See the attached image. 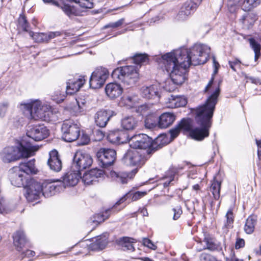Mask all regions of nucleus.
Wrapping results in <instances>:
<instances>
[{"label": "nucleus", "mask_w": 261, "mask_h": 261, "mask_svg": "<svg viewBox=\"0 0 261 261\" xmlns=\"http://www.w3.org/2000/svg\"><path fill=\"white\" fill-rule=\"evenodd\" d=\"M210 47L202 44H195L191 48H183L162 56L163 64L173 84H182L190 65L203 64L207 61Z\"/></svg>", "instance_id": "f257e3e1"}, {"label": "nucleus", "mask_w": 261, "mask_h": 261, "mask_svg": "<svg viewBox=\"0 0 261 261\" xmlns=\"http://www.w3.org/2000/svg\"><path fill=\"white\" fill-rule=\"evenodd\" d=\"M219 93L220 88L218 87L208 97L205 103L196 109L195 119L201 127H197L193 129L191 128L189 131V135L192 139L196 141H202L209 136V129L212 125V118Z\"/></svg>", "instance_id": "f03ea898"}, {"label": "nucleus", "mask_w": 261, "mask_h": 261, "mask_svg": "<svg viewBox=\"0 0 261 261\" xmlns=\"http://www.w3.org/2000/svg\"><path fill=\"white\" fill-rule=\"evenodd\" d=\"M164 138L165 136L163 135L153 141L147 135L140 134L132 136L129 139V144L133 149H139L140 151H143V152L151 155L166 144V141H163Z\"/></svg>", "instance_id": "7ed1b4c3"}, {"label": "nucleus", "mask_w": 261, "mask_h": 261, "mask_svg": "<svg viewBox=\"0 0 261 261\" xmlns=\"http://www.w3.org/2000/svg\"><path fill=\"white\" fill-rule=\"evenodd\" d=\"M111 75L117 82L130 87L135 85L139 78L138 70L135 66L132 65L118 67L113 70Z\"/></svg>", "instance_id": "20e7f679"}, {"label": "nucleus", "mask_w": 261, "mask_h": 261, "mask_svg": "<svg viewBox=\"0 0 261 261\" xmlns=\"http://www.w3.org/2000/svg\"><path fill=\"white\" fill-rule=\"evenodd\" d=\"M32 147H25L21 143L17 146H7L1 152V158L3 162L10 163L22 158H28L34 155Z\"/></svg>", "instance_id": "39448f33"}, {"label": "nucleus", "mask_w": 261, "mask_h": 261, "mask_svg": "<svg viewBox=\"0 0 261 261\" xmlns=\"http://www.w3.org/2000/svg\"><path fill=\"white\" fill-rule=\"evenodd\" d=\"M31 116L35 119H39L45 121L50 120V108L46 105H42L38 100L34 101L26 105Z\"/></svg>", "instance_id": "423d86ee"}, {"label": "nucleus", "mask_w": 261, "mask_h": 261, "mask_svg": "<svg viewBox=\"0 0 261 261\" xmlns=\"http://www.w3.org/2000/svg\"><path fill=\"white\" fill-rule=\"evenodd\" d=\"M150 156V155L143 152V151L130 149L124 154L123 160L127 165L141 167Z\"/></svg>", "instance_id": "0eeeda50"}, {"label": "nucleus", "mask_w": 261, "mask_h": 261, "mask_svg": "<svg viewBox=\"0 0 261 261\" xmlns=\"http://www.w3.org/2000/svg\"><path fill=\"white\" fill-rule=\"evenodd\" d=\"M108 70L104 67H99L95 69L92 73L89 80L90 87L92 89L101 88L109 77Z\"/></svg>", "instance_id": "6e6552de"}, {"label": "nucleus", "mask_w": 261, "mask_h": 261, "mask_svg": "<svg viewBox=\"0 0 261 261\" xmlns=\"http://www.w3.org/2000/svg\"><path fill=\"white\" fill-rule=\"evenodd\" d=\"M61 130L63 133L62 138L66 142L75 141L80 135V128L79 125L71 121H64Z\"/></svg>", "instance_id": "1a4fd4ad"}, {"label": "nucleus", "mask_w": 261, "mask_h": 261, "mask_svg": "<svg viewBox=\"0 0 261 261\" xmlns=\"http://www.w3.org/2000/svg\"><path fill=\"white\" fill-rule=\"evenodd\" d=\"M99 165L102 168L112 165L116 158V152L112 149L100 148L97 152Z\"/></svg>", "instance_id": "9d476101"}, {"label": "nucleus", "mask_w": 261, "mask_h": 261, "mask_svg": "<svg viewBox=\"0 0 261 261\" xmlns=\"http://www.w3.org/2000/svg\"><path fill=\"white\" fill-rule=\"evenodd\" d=\"M92 162V158L89 154L79 150L74 155L72 168L75 167L76 170L80 172L89 167Z\"/></svg>", "instance_id": "9b49d317"}, {"label": "nucleus", "mask_w": 261, "mask_h": 261, "mask_svg": "<svg viewBox=\"0 0 261 261\" xmlns=\"http://www.w3.org/2000/svg\"><path fill=\"white\" fill-rule=\"evenodd\" d=\"M9 178L12 185L17 187H24L29 182L30 177L16 166L9 170Z\"/></svg>", "instance_id": "f8f14e48"}, {"label": "nucleus", "mask_w": 261, "mask_h": 261, "mask_svg": "<svg viewBox=\"0 0 261 261\" xmlns=\"http://www.w3.org/2000/svg\"><path fill=\"white\" fill-rule=\"evenodd\" d=\"M24 188L26 198L30 202L38 199L41 194V185L34 180L30 181Z\"/></svg>", "instance_id": "ddd939ff"}, {"label": "nucleus", "mask_w": 261, "mask_h": 261, "mask_svg": "<svg viewBox=\"0 0 261 261\" xmlns=\"http://www.w3.org/2000/svg\"><path fill=\"white\" fill-rule=\"evenodd\" d=\"M27 135L35 141H39L46 138L48 136L49 132L44 125H38L30 128Z\"/></svg>", "instance_id": "4468645a"}, {"label": "nucleus", "mask_w": 261, "mask_h": 261, "mask_svg": "<svg viewBox=\"0 0 261 261\" xmlns=\"http://www.w3.org/2000/svg\"><path fill=\"white\" fill-rule=\"evenodd\" d=\"M191 127L192 120L190 118H183L174 128L169 130L170 138L174 139L178 136L181 130L188 132Z\"/></svg>", "instance_id": "2eb2a0df"}, {"label": "nucleus", "mask_w": 261, "mask_h": 261, "mask_svg": "<svg viewBox=\"0 0 261 261\" xmlns=\"http://www.w3.org/2000/svg\"><path fill=\"white\" fill-rule=\"evenodd\" d=\"M81 172L79 170L73 168L65 174L63 177V182L60 184L64 185V187L74 186L81 178Z\"/></svg>", "instance_id": "dca6fc26"}, {"label": "nucleus", "mask_w": 261, "mask_h": 261, "mask_svg": "<svg viewBox=\"0 0 261 261\" xmlns=\"http://www.w3.org/2000/svg\"><path fill=\"white\" fill-rule=\"evenodd\" d=\"M141 96L147 99H153L155 101H159L160 95L158 86L155 85L143 86L140 89Z\"/></svg>", "instance_id": "f3484780"}, {"label": "nucleus", "mask_w": 261, "mask_h": 261, "mask_svg": "<svg viewBox=\"0 0 261 261\" xmlns=\"http://www.w3.org/2000/svg\"><path fill=\"white\" fill-rule=\"evenodd\" d=\"M47 165L49 168L55 171L59 172L62 167V163L58 152L56 150H53L49 152Z\"/></svg>", "instance_id": "a211bd4d"}, {"label": "nucleus", "mask_w": 261, "mask_h": 261, "mask_svg": "<svg viewBox=\"0 0 261 261\" xmlns=\"http://www.w3.org/2000/svg\"><path fill=\"white\" fill-rule=\"evenodd\" d=\"M165 103L168 108L173 109L185 106L187 100L184 96L171 95L166 99Z\"/></svg>", "instance_id": "6ab92c4d"}, {"label": "nucleus", "mask_w": 261, "mask_h": 261, "mask_svg": "<svg viewBox=\"0 0 261 261\" xmlns=\"http://www.w3.org/2000/svg\"><path fill=\"white\" fill-rule=\"evenodd\" d=\"M105 92L110 98L115 99L122 94L123 88L120 84L116 83H110L106 85Z\"/></svg>", "instance_id": "aec40b11"}, {"label": "nucleus", "mask_w": 261, "mask_h": 261, "mask_svg": "<svg viewBox=\"0 0 261 261\" xmlns=\"http://www.w3.org/2000/svg\"><path fill=\"white\" fill-rule=\"evenodd\" d=\"M103 171L102 170L93 169L86 172L81 178L85 185H89L97 181L98 178L101 177Z\"/></svg>", "instance_id": "412c9836"}, {"label": "nucleus", "mask_w": 261, "mask_h": 261, "mask_svg": "<svg viewBox=\"0 0 261 261\" xmlns=\"http://www.w3.org/2000/svg\"><path fill=\"white\" fill-rule=\"evenodd\" d=\"M111 117L110 111L103 110L98 111L94 116L95 122L97 126L104 127Z\"/></svg>", "instance_id": "4be33fe9"}, {"label": "nucleus", "mask_w": 261, "mask_h": 261, "mask_svg": "<svg viewBox=\"0 0 261 261\" xmlns=\"http://www.w3.org/2000/svg\"><path fill=\"white\" fill-rule=\"evenodd\" d=\"M60 188V185L54 182H44L41 185V194L45 197H49L55 195Z\"/></svg>", "instance_id": "5701e85b"}, {"label": "nucleus", "mask_w": 261, "mask_h": 261, "mask_svg": "<svg viewBox=\"0 0 261 261\" xmlns=\"http://www.w3.org/2000/svg\"><path fill=\"white\" fill-rule=\"evenodd\" d=\"M14 245L18 251H22L27 243L24 232L21 230L16 231L13 236Z\"/></svg>", "instance_id": "b1692460"}, {"label": "nucleus", "mask_w": 261, "mask_h": 261, "mask_svg": "<svg viewBox=\"0 0 261 261\" xmlns=\"http://www.w3.org/2000/svg\"><path fill=\"white\" fill-rule=\"evenodd\" d=\"M257 18L252 12H245L240 18L239 22L242 24L244 29H249L251 28Z\"/></svg>", "instance_id": "393cba45"}, {"label": "nucleus", "mask_w": 261, "mask_h": 261, "mask_svg": "<svg viewBox=\"0 0 261 261\" xmlns=\"http://www.w3.org/2000/svg\"><path fill=\"white\" fill-rule=\"evenodd\" d=\"M85 81L84 77H81V78L68 82L66 86V93L70 95L75 93L83 86Z\"/></svg>", "instance_id": "a878e982"}, {"label": "nucleus", "mask_w": 261, "mask_h": 261, "mask_svg": "<svg viewBox=\"0 0 261 261\" xmlns=\"http://www.w3.org/2000/svg\"><path fill=\"white\" fill-rule=\"evenodd\" d=\"M23 173L27 174V176H30L31 174H36L37 169L35 166V160L34 159L30 160L27 162H21L19 166H17Z\"/></svg>", "instance_id": "bb28decb"}, {"label": "nucleus", "mask_w": 261, "mask_h": 261, "mask_svg": "<svg viewBox=\"0 0 261 261\" xmlns=\"http://www.w3.org/2000/svg\"><path fill=\"white\" fill-rule=\"evenodd\" d=\"M175 119V116L171 113H164L159 118L158 124L160 128H166L171 125Z\"/></svg>", "instance_id": "cd10ccee"}, {"label": "nucleus", "mask_w": 261, "mask_h": 261, "mask_svg": "<svg viewBox=\"0 0 261 261\" xmlns=\"http://www.w3.org/2000/svg\"><path fill=\"white\" fill-rule=\"evenodd\" d=\"M138 121L133 116H128L121 120V126L124 129L133 130L137 126Z\"/></svg>", "instance_id": "c85d7f7f"}, {"label": "nucleus", "mask_w": 261, "mask_h": 261, "mask_svg": "<svg viewBox=\"0 0 261 261\" xmlns=\"http://www.w3.org/2000/svg\"><path fill=\"white\" fill-rule=\"evenodd\" d=\"M257 223V219L255 216H250L247 218L244 227V230L246 233L252 234L255 229V226Z\"/></svg>", "instance_id": "c756f323"}, {"label": "nucleus", "mask_w": 261, "mask_h": 261, "mask_svg": "<svg viewBox=\"0 0 261 261\" xmlns=\"http://www.w3.org/2000/svg\"><path fill=\"white\" fill-rule=\"evenodd\" d=\"M110 175L117 182L122 184H125L127 182L129 175L126 172H116L114 171H111Z\"/></svg>", "instance_id": "7c9ffc66"}, {"label": "nucleus", "mask_w": 261, "mask_h": 261, "mask_svg": "<svg viewBox=\"0 0 261 261\" xmlns=\"http://www.w3.org/2000/svg\"><path fill=\"white\" fill-rule=\"evenodd\" d=\"M132 240H134V239L127 237H123L120 239L119 243L121 246L122 249L123 250L133 251L134 250V247L132 244L133 242Z\"/></svg>", "instance_id": "2f4dec72"}, {"label": "nucleus", "mask_w": 261, "mask_h": 261, "mask_svg": "<svg viewBox=\"0 0 261 261\" xmlns=\"http://www.w3.org/2000/svg\"><path fill=\"white\" fill-rule=\"evenodd\" d=\"M136 101L137 96L136 95H127L122 97L120 103L128 108H132L134 107Z\"/></svg>", "instance_id": "473e14b6"}, {"label": "nucleus", "mask_w": 261, "mask_h": 261, "mask_svg": "<svg viewBox=\"0 0 261 261\" xmlns=\"http://www.w3.org/2000/svg\"><path fill=\"white\" fill-rule=\"evenodd\" d=\"M260 3L261 0H244L242 5V9L245 11H249L258 6Z\"/></svg>", "instance_id": "72a5a7b5"}, {"label": "nucleus", "mask_w": 261, "mask_h": 261, "mask_svg": "<svg viewBox=\"0 0 261 261\" xmlns=\"http://www.w3.org/2000/svg\"><path fill=\"white\" fill-rule=\"evenodd\" d=\"M221 182L216 180L215 179L210 187V191L212 192L214 198L217 200L220 197Z\"/></svg>", "instance_id": "f704fd0d"}, {"label": "nucleus", "mask_w": 261, "mask_h": 261, "mask_svg": "<svg viewBox=\"0 0 261 261\" xmlns=\"http://www.w3.org/2000/svg\"><path fill=\"white\" fill-rule=\"evenodd\" d=\"M197 7V5L195 3L189 1L185 2L180 9L189 15H191Z\"/></svg>", "instance_id": "c9c22d12"}, {"label": "nucleus", "mask_w": 261, "mask_h": 261, "mask_svg": "<svg viewBox=\"0 0 261 261\" xmlns=\"http://www.w3.org/2000/svg\"><path fill=\"white\" fill-rule=\"evenodd\" d=\"M65 94L64 91L57 89L51 94V99L58 103H61L64 100Z\"/></svg>", "instance_id": "e433bc0d"}, {"label": "nucleus", "mask_w": 261, "mask_h": 261, "mask_svg": "<svg viewBox=\"0 0 261 261\" xmlns=\"http://www.w3.org/2000/svg\"><path fill=\"white\" fill-rule=\"evenodd\" d=\"M204 242L206 243V247L203 249H207L211 251H215L218 249L219 245L215 242L214 240L209 237H205Z\"/></svg>", "instance_id": "4c0bfd02"}, {"label": "nucleus", "mask_w": 261, "mask_h": 261, "mask_svg": "<svg viewBox=\"0 0 261 261\" xmlns=\"http://www.w3.org/2000/svg\"><path fill=\"white\" fill-rule=\"evenodd\" d=\"M249 42L252 48L254 51V60L256 61L260 55V45L253 39H250Z\"/></svg>", "instance_id": "58836bf2"}, {"label": "nucleus", "mask_w": 261, "mask_h": 261, "mask_svg": "<svg viewBox=\"0 0 261 261\" xmlns=\"http://www.w3.org/2000/svg\"><path fill=\"white\" fill-rule=\"evenodd\" d=\"M136 64H142L147 62L148 59L146 54H136L132 59Z\"/></svg>", "instance_id": "ea45409f"}, {"label": "nucleus", "mask_w": 261, "mask_h": 261, "mask_svg": "<svg viewBox=\"0 0 261 261\" xmlns=\"http://www.w3.org/2000/svg\"><path fill=\"white\" fill-rule=\"evenodd\" d=\"M29 34L30 37H31L36 42L46 41V38L47 37V34H45L44 33H35L32 31L29 32Z\"/></svg>", "instance_id": "a19ab883"}, {"label": "nucleus", "mask_w": 261, "mask_h": 261, "mask_svg": "<svg viewBox=\"0 0 261 261\" xmlns=\"http://www.w3.org/2000/svg\"><path fill=\"white\" fill-rule=\"evenodd\" d=\"M18 26L22 28V29L25 32H30L29 31V24L23 15H20L18 20Z\"/></svg>", "instance_id": "79ce46f5"}, {"label": "nucleus", "mask_w": 261, "mask_h": 261, "mask_svg": "<svg viewBox=\"0 0 261 261\" xmlns=\"http://www.w3.org/2000/svg\"><path fill=\"white\" fill-rule=\"evenodd\" d=\"M225 217L226 222L225 223V226L227 228H231L234 221L233 214L231 210H229L226 214Z\"/></svg>", "instance_id": "37998d69"}, {"label": "nucleus", "mask_w": 261, "mask_h": 261, "mask_svg": "<svg viewBox=\"0 0 261 261\" xmlns=\"http://www.w3.org/2000/svg\"><path fill=\"white\" fill-rule=\"evenodd\" d=\"M117 133V138L118 140L117 144H123L129 142V138L128 137V135L127 133L120 132H116Z\"/></svg>", "instance_id": "c03bdc74"}, {"label": "nucleus", "mask_w": 261, "mask_h": 261, "mask_svg": "<svg viewBox=\"0 0 261 261\" xmlns=\"http://www.w3.org/2000/svg\"><path fill=\"white\" fill-rule=\"evenodd\" d=\"M93 0H76L75 3L78 4L83 8L91 9L93 7Z\"/></svg>", "instance_id": "a18cd8bd"}, {"label": "nucleus", "mask_w": 261, "mask_h": 261, "mask_svg": "<svg viewBox=\"0 0 261 261\" xmlns=\"http://www.w3.org/2000/svg\"><path fill=\"white\" fill-rule=\"evenodd\" d=\"M9 107V103L7 101L0 103V117L4 118L6 116Z\"/></svg>", "instance_id": "49530a36"}, {"label": "nucleus", "mask_w": 261, "mask_h": 261, "mask_svg": "<svg viewBox=\"0 0 261 261\" xmlns=\"http://www.w3.org/2000/svg\"><path fill=\"white\" fill-rule=\"evenodd\" d=\"M172 211L174 213L173 219L174 220H177L182 213V208L180 205H177L172 208Z\"/></svg>", "instance_id": "de8ad7c7"}, {"label": "nucleus", "mask_w": 261, "mask_h": 261, "mask_svg": "<svg viewBox=\"0 0 261 261\" xmlns=\"http://www.w3.org/2000/svg\"><path fill=\"white\" fill-rule=\"evenodd\" d=\"M143 244L152 250H156L157 248L156 246L149 239L147 238H143Z\"/></svg>", "instance_id": "09e8293b"}, {"label": "nucleus", "mask_w": 261, "mask_h": 261, "mask_svg": "<svg viewBox=\"0 0 261 261\" xmlns=\"http://www.w3.org/2000/svg\"><path fill=\"white\" fill-rule=\"evenodd\" d=\"M200 261H218L217 259L211 255L203 253L200 256Z\"/></svg>", "instance_id": "8fccbe9b"}, {"label": "nucleus", "mask_w": 261, "mask_h": 261, "mask_svg": "<svg viewBox=\"0 0 261 261\" xmlns=\"http://www.w3.org/2000/svg\"><path fill=\"white\" fill-rule=\"evenodd\" d=\"M189 16L180 9L177 15L176 19L178 21H182L186 20Z\"/></svg>", "instance_id": "3c124183"}, {"label": "nucleus", "mask_w": 261, "mask_h": 261, "mask_svg": "<svg viewBox=\"0 0 261 261\" xmlns=\"http://www.w3.org/2000/svg\"><path fill=\"white\" fill-rule=\"evenodd\" d=\"M124 19L123 18H121V19H119V20H118L116 22H112V23H110L106 25L105 27V28H118V27L121 26V25H122V24L124 22Z\"/></svg>", "instance_id": "603ef678"}, {"label": "nucleus", "mask_w": 261, "mask_h": 261, "mask_svg": "<svg viewBox=\"0 0 261 261\" xmlns=\"http://www.w3.org/2000/svg\"><path fill=\"white\" fill-rule=\"evenodd\" d=\"M107 138L109 142H111L113 144H117L118 140H117V138L116 132L110 133L108 135Z\"/></svg>", "instance_id": "864d4df0"}, {"label": "nucleus", "mask_w": 261, "mask_h": 261, "mask_svg": "<svg viewBox=\"0 0 261 261\" xmlns=\"http://www.w3.org/2000/svg\"><path fill=\"white\" fill-rule=\"evenodd\" d=\"M146 194V192L138 191L134 193L132 199L133 201H136Z\"/></svg>", "instance_id": "5fc2aeb1"}, {"label": "nucleus", "mask_w": 261, "mask_h": 261, "mask_svg": "<svg viewBox=\"0 0 261 261\" xmlns=\"http://www.w3.org/2000/svg\"><path fill=\"white\" fill-rule=\"evenodd\" d=\"M245 246V241L243 239L238 238L235 244V248L236 249L243 248Z\"/></svg>", "instance_id": "6e6d98bb"}, {"label": "nucleus", "mask_w": 261, "mask_h": 261, "mask_svg": "<svg viewBox=\"0 0 261 261\" xmlns=\"http://www.w3.org/2000/svg\"><path fill=\"white\" fill-rule=\"evenodd\" d=\"M76 100L80 110V112H81L84 109V107L85 106L86 102L84 99H83L81 98H79Z\"/></svg>", "instance_id": "4d7b16f0"}, {"label": "nucleus", "mask_w": 261, "mask_h": 261, "mask_svg": "<svg viewBox=\"0 0 261 261\" xmlns=\"http://www.w3.org/2000/svg\"><path fill=\"white\" fill-rule=\"evenodd\" d=\"M61 33L60 32H49L47 35V37L46 38V41H47L48 40L54 38L57 36H59L61 35Z\"/></svg>", "instance_id": "13d9d810"}, {"label": "nucleus", "mask_w": 261, "mask_h": 261, "mask_svg": "<svg viewBox=\"0 0 261 261\" xmlns=\"http://www.w3.org/2000/svg\"><path fill=\"white\" fill-rule=\"evenodd\" d=\"M230 67L233 70L236 71L235 66L239 65L240 61L238 59H234L233 61H229L228 62Z\"/></svg>", "instance_id": "bf43d9fd"}, {"label": "nucleus", "mask_w": 261, "mask_h": 261, "mask_svg": "<svg viewBox=\"0 0 261 261\" xmlns=\"http://www.w3.org/2000/svg\"><path fill=\"white\" fill-rule=\"evenodd\" d=\"M35 255V252L34 251L30 250H27L25 252H22V257L27 256L28 257H33Z\"/></svg>", "instance_id": "052dcab7"}, {"label": "nucleus", "mask_w": 261, "mask_h": 261, "mask_svg": "<svg viewBox=\"0 0 261 261\" xmlns=\"http://www.w3.org/2000/svg\"><path fill=\"white\" fill-rule=\"evenodd\" d=\"M62 9L67 15L70 16V15L71 14V9L69 5H65L63 7H62Z\"/></svg>", "instance_id": "680f3d73"}, {"label": "nucleus", "mask_w": 261, "mask_h": 261, "mask_svg": "<svg viewBox=\"0 0 261 261\" xmlns=\"http://www.w3.org/2000/svg\"><path fill=\"white\" fill-rule=\"evenodd\" d=\"M256 145L258 147L257 155L259 160H261V141L256 140Z\"/></svg>", "instance_id": "e2e57ef3"}, {"label": "nucleus", "mask_w": 261, "mask_h": 261, "mask_svg": "<svg viewBox=\"0 0 261 261\" xmlns=\"http://www.w3.org/2000/svg\"><path fill=\"white\" fill-rule=\"evenodd\" d=\"M245 78L248 80L250 81L251 83L257 84L259 83V80L257 78H255L251 76H248L247 75H245Z\"/></svg>", "instance_id": "0e129e2a"}, {"label": "nucleus", "mask_w": 261, "mask_h": 261, "mask_svg": "<svg viewBox=\"0 0 261 261\" xmlns=\"http://www.w3.org/2000/svg\"><path fill=\"white\" fill-rule=\"evenodd\" d=\"M213 65L215 67L214 73H216L218 72V68L219 67V64L218 62L216 61L215 57H213Z\"/></svg>", "instance_id": "69168bd1"}, {"label": "nucleus", "mask_w": 261, "mask_h": 261, "mask_svg": "<svg viewBox=\"0 0 261 261\" xmlns=\"http://www.w3.org/2000/svg\"><path fill=\"white\" fill-rule=\"evenodd\" d=\"M5 212V207L4 206V201L0 199V214H3Z\"/></svg>", "instance_id": "338daca9"}, {"label": "nucleus", "mask_w": 261, "mask_h": 261, "mask_svg": "<svg viewBox=\"0 0 261 261\" xmlns=\"http://www.w3.org/2000/svg\"><path fill=\"white\" fill-rule=\"evenodd\" d=\"M95 133L99 140L102 139L105 136V134L101 130H96Z\"/></svg>", "instance_id": "774afa93"}]
</instances>
